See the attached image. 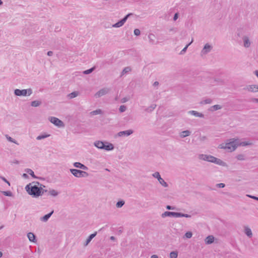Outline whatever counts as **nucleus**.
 <instances>
[{
    "label": "nucleus",
    "mask_w": 258,
    "mask_h": 258,
    "mask_svg": "<svg viewBox=\"0 0 258 258\" xmlns=\"http://www.w3.org/2000/svg\"><path fill=\"white\" fill-rule=\"evenodd\" d=\"M73 165L76 168L82 169L84 170H87L88 169V168L86 166L80 162H75L74 163Z\"/></svg>",
    "instance_id": "a211bd4d"
},
{
    "label": "nucleus",
    "mask_w": 258,
    "mask_h": 258,
    "mask_svg": "<svg viewBox=\"0 0 258 258\" xmlns=\"http://www.w3.org/2000/svg\"><path fill=\"white\" fill-rule=\"evenodd\" d=\"M212 102V100L210 98H207L206 99H204L202 100L201 102V104H211Z\"/></svg>",
    "instance_id": "72a5a7b5"
},
{
    "label": "nucleus",
    "mask_w": 258,
    "mask_h": 258,
    "mask_svg": "<svg viewBox=\"0 0 258 258\" xmlns=\"http://www.w3.org/2000/svg\"><path fill=\"white\" fill-rule=\"evenodd\" d=\"M79 95V93L78 92L75 91L69 94V97L70 98L72 99L76 97Z\"/></svg>",
    "instance_id": "e433bc0d"
},
{
    "label": "nucleus",
    "mask_w": 258,
    "mask_h": 258,
    "mask_svg": "<svg viewBox=\"0 0 258 258\" xmlns=\"http://www.w3.org/2000/svg\"><path fill=\"white\" fill-rule=\"evenodd\" d=\"M251 101L253 102L258 103V98H253Z\"/></svg>",
    "instance_id": "13d9d810"
},
{
    "label": "nucleus",
    "mask_w": 258,
    "mask_h": 258,
    "mask_svg": "<svg viewBox=\"0 0 258 258\" xmlns=\"http://www.w3.org/2000/svg\"><path fill=\"white\" fill-rule=\"evenodd\" d=\"M49 194L52 197H56L59 193L55 189H51L49 191Z\"/></svg>",
    "instance_id": "c9c22d12"
},
{
    "label": "nucleus",
    "mask_w": 258,
    "mask_h": 258,
    "mask_svg": "<svg viewBox=\"0 0 258 258\" xmlns=\"http://www.w3.org/2000/svg\"><path fill=\"white\" fill-rule=\"evenodd\" d=\"M190 134H191V132H190L188 130H186V131H182L180 133V137L181 138H185V137L190 136Z\"/></svg>",
    "instance_id": "cd10ccee"
},
{
    "label": "nucleus",
    "mask_w": 258,
    "mask_h": 258,
    "mask_svg": "<svg viewBox=\"0 0 258 258\" xmlns=\"http://www.w3.org/2000/svg\"><path fill=\"white\" fill-rule=\"evenodd\" d=\"M124 203H125L123 201H118V202H117V203L116 204V206L117 208H120L124 205Z\"/></svg>",
    "instance_id": "a19ab883"
},
{
    "label": "nucleus",
    "mask_w": 258,
    "mask_h": 258,
    "mask_svg": "<svg viewBox=\"0 0 258 258\" xmlns=\"http://www.w3.org/2000/svg\"><path fill=\"white\" fill-rule=\"evenodd\" d=\"M3 194L6 196L11 197L12 196V192L11 191H3Z\"/></svg>",
    "instance_id": "09e8293b"
},
{
    "label": "nucleus",
    "mask_w": 258,
    "mask_h": 258,
    "mask_svg": "<svg viewBox=\"0 0 258 258\" xmlns=\"http://www.w3.org/2000/svg\"><path fill=\"white\" fill-rule=\"evenodd\" d=\"M128 100V98L124 97V98H123L121 99V102L122 103H125V102H127Z\"/></svg>",
    "instance_id": "5fc2aeb1"
},
{
    "label": "nucleus",
    "mask_w": 258,
    "mask_h": 258,
    "mask_svg": "<svg viewBox=\"0 0 258 258\" xmlns=\"http://www.w3.org/2000/svg\"><path fill=\"white\" fill-rule=\"evenodd\" d=\"M158 85H159V82L157 81L155 82L153 84V86H158Z\"/></svg>",
    "instance_id": "680f3d73"
},
{
    "label": "nucleus",
    "mask_w": 258,
    "mask_h": 258,
    "mask_svg": "<svg viewBox=\"0 0 258 258\" xmlns=\"http://www.w3.org/2000/svg\"><path fill=\"white\" fill-rule=\"evenodd\" d=\"M25 171L27 173H28V174H30L31 176H32V177L33 178H35V179H36V178H38L37 177H36V176L35 175L34 172H33V170H32V169H31L27 168V169H26L25 170Z\"/></svg>",
    "instance_id": "c85d7f7f"
},
{
    "label": "nucleus",
    "mask_w": 258,
    "mask_h": 258,
    "mask_svg": "<svg viewBox=\"0 0 258 258\" xmlns=\"http://www.w3.org/2000/svg\"><path fill=\"white\" fill-rule=\"evenodd\" d=\"M222 106L220 105H214L210 107L209 110L210 111H215L222 109Z\"/></svg>",
    "instance_id": "393cba45"
},
{
    "label": "nucleus",
    "mask_w": 258,
    "mask_h": 258,
    "mask_svg": "<svg viewBox=\"0 0 258 258\" xmlns=\"http://www.w3.org/2000/svg\"><path fill=\"white\" fill-rule=\"evenodd\" d=\"M105 144V142L101 141H97L94 143V145L99 149H102L104 148V145Z\"/></svg>",
    "instance_id": "6ab92c4d"
},
{
    "label": "nucleus",
    "mask_w": 258,
    "mask_h": 258,
    "mask_svg": "<svg viewBox=\"0 0 258 258\" xmlns=\"http://www.w3.org/2000/svg\"><path fill=\"white\" fill-rule=\"evenodd\" d=\"M50 135L49 134H42L37 137L36 139L37 140H41L49 137Z\"/></svg>",
    "instance_id": "473e14b6"
},
{
    "label": "nucleus",
    "mask_w": 258,
    "mask_h": 258,
    "mask_svg": "<svg viewBox=\"0 0 258 258\" xmlns=\"http://www.w3.org/2000/svg\"><path fill=\"white\" fill-rule=\"evenodd\" d=\"M114 148V145L112 143L107 142H105V144L104 145V148H103V150L109 151L113 150Z\"/></svg>",
    "instance_id": "dca6fc26"
},
{
    "label": "nucleus",
    "mask_w": 258,
    "mask_h": 258,
    "mask_svg": "<svg viewBox=\"0 0 258 258\" xmlns=\"http://www.w3.org/2000/svg\"><path fill=\"white\" fill-rule=\"evenodd\" d=\"M6 137L7 139L8 140V141H9V142L14 143L17 145H18V143L17 142V141L15 140H14L11 137L9 136L8 135H6Z\"/></svg>",
    "instance_id": "ea45409f"
},
{
    "label": "nucleus",
    "mask_w": 258,
    "mask_h": 258,
    "mask_svg": "<svg viewBox=\"0 0 258 258\" xmlns=\"http://www.w3.org/2000/svg\"><path fill=\"white\" fill-rule=\"evenodd\" d=\"M3 4V2L2 1V0H0V6L2 5Z\"/></svg>",
    "instance_id": "774afa93"
},
{
    "label": "nucleus",
    "mask_w": 258,
    "mask_h": 258,
    "mask_svg": "<svg viewBox=\"0 0 258 258\" xmlns=\"http://www.w3.org/2000/svg\"><path fill=\"white\" fill-rule=\"evenodd\" d=\"M178 17V15L177 13L175 14L174 17H173V20L176 21Z\"/></svg>",
    "instance_id": "4d7b16f0"
},
{
    "label": "nucleus",
    "mask_w": 258,
    "mask_h": 258,
    "mask_svg": "<svg viewBox=\"0 0 258 258\" xmlns=\"http://www.w3.org/2000/svg\"><path fill=\"white\" fill-rule=\"evenodd\" d=\"M187 113L192 115H194L195 117H198L200 118H204L205 115L203 113L201 112H198L196 110H190L187 112Z\"/></svg>",
    "instance_id": "4468645a"
},
{
    "label": "nucleus",
    "mask_w": 258,
    "mask_h": 258,
    "mask_svg": "<svg viewBox=\"0 0 258 258\" xmlns=\"http://www.w3.org/2000/svg\"><path fill=\"white\" fill-rule=\"evenodd\" d=\"M236 158L238 160L243 161L245 160V157L244 155L243 154H239L236 157Z\"/></svg>",
    "instance_id": "c03bdc74"
},
{
    "label": "nucleus",
    "mask_w": 258,
    "mask_h": 258,
    "mask_svg": "<svg viewBox=\"0 0 258 258\" xmlns=\"http://www.w3.org/2000/svg\"><path fill=\"white\" fill-rule=\"evenodd\" d=\"M110 91V89L108 88H103L100 90H99L98 92H97L95 95L94 96L96 98H99L101 97L104 95H106L109 93Z\"/></svg>",
    "instance_id": "9d476101"
},
{
    "label": "nucleus",
    "mask_w": 258,
    "mask_h": 258,
    "mask_svg": "<svg viewBox=\"0 0 258 258\" xmlns=\"http://www.w3.org/2000/svg\"><path fill=\"white\" fill-rule=\"evenodd\" d=\"M126 110V107L125 105H121L119 108L120 112H123Z\"/></svg>",
    "instance_id": "49530a36"
},
{
    "label": "nucleus",
    "mask_w": 258,
    "mask_h": 258,
    "mask_svg": "<svg viewBox=\"0 0 258 258\" xmlns=\"http://www.w3.org/2000/svg\"><path fill=\"white\" fill-rule=\"evenodd\" d=\"M22 176L24 177V178H28V176L27 175V173H24L23 175H22Z\"/></svg>",
    "instance_id": "052dcab7"
},
{
    "label": "nucleus",
    "mask_w": 258,
    "mask_h": 258,
    "mask_svg": "<svg viewBox=\"0 0 258 258\" xmlns=\"http://www.w3.org/2000/svg\"><path fill=\"white\" fill-rule=\"evenodd\" d=\"M161 217L162 218H165L166 217H175V218H178V217L190 218L191 215L187 214H182L181 213L166 211L162 214Z\"/></svg>",
    "instance_id": "7ed1b4c3"
},
{
    "label": "nucleus",
    "mask_w": 258,
    "mask_h": 258,
    "mask_svg": "<svg viewBox=\"0 0 258 258\" xmlns=\"http://www.w3.org/2000/svg\"><path fill=\"white\" fill-rule=\"evenodd\" d=\"M178 256V252L176 251H172L170 253V258H177Z\"/></svg>",
    "instance_id": "58836bf2"
},
{
    "label": "nucleus",
    "mask_w": 258,
    "mask_h": 258,
    "mask_svg": "<svg viewBox=\"0 0 258 258\" xmlns=\"http://www.w3.org/2000/svg\"><path fill=\"white\" fill-rule=\"evenodd\" d=\"M214 239L213 235H209L205 238V242L207 244H210L214 242Z\"/></svg>",
    "instance_id": "412c9836"
},
{
    "label": "nucleus",
    "mask_w": 258,
    "mask_h": 258,
    "mask_svg": "<svg viewBox=\"0 0 258 258\" xmlns=\"http://www.w3.org/2000/svg\"><path fill=\"white\" fill-rule=\"evenodd\" d=\"M41 104V102L39 100H34L31 102V105L33 107H38Z\"/></svg>",
    "instance_id": "2f4dec72"
},
{
    "label": "nucleus",
    "mask_w": 258,
    "mask_h": 258,
    "mask_svg": "<svg viewBox=\"0 0 258 258\" xmlns=\"http://www.w3.org/2000/svg\"><path fill=\"white\" fill-rule=\"evenodd\" d=\"M244 233L249 238L251 237L252 236V231L250 228L248 226L244 227Z\"/></svg>",
    "instance_id": "b1692460"
},
{
    "label": "nucleus",
    "mask_w": 258,
    "mask_h": 258,
    "mask_svg": "<svg viewBox=\"0 0 258 258\" xmlns=\"http://www.w3.org/2000/svg\"><path fill=\"white\" fill-rule=\"evenodd\" d=\"M243 90L249 92H258V85L252 84L246 86Z\"/></svg>",
    "instance_id": "9b49d317"
},
{
    "label": "nucleus",
    "mask_w": 258,
    "mask_h": 258,
    "mask_svg": "<svg viewBox=\"0 0 258 258\" xmlns=\"http://www.w3.org/2000/svg\"><path fill=\"white\" fill-rule=\"evenodd\" d=\"M166 208L167 210H175V208L174 207L171 206H169V205H167V206L166 207Z\"/></svg>",
    "instance_id": "864d4df0"
},
{
    "label": "nucleus",
    "mask_w": 258,
    "mask_h": 258,
    "mask_svg": "<svg viewBox=\"0 0 258 258\" xmlns=\"http://www.w3.org/2000/svg\"><path fill=\"white\" fill-rule=\"evenodd\" d=\"M96 235L97 232H95L94 233L91 234L87 239L85 243H84V246H87Z\"/></svg>",
    "instance_id": "5701e85b"
},
{
    "label": "nucleus",
    "mask_w": 258,
    "mask_h": 258,
    "mask_svg": "<svg viewBox=\"0 0 258 258\" xmlns=\"http://www.w3.org/2000/svg\"><path fill=\"white\" fill-rule=\"evenodd\" d=\"M193 41L194 40H193V38H192L191 41V42H189L188 44H187L184 47V48L180 51V54H184L186 52L188 47L193 42Z\"/></svg>",
    "instance_id": "f704fd0d"
},
{
    "label": "nucleus",
    "mask_w": 258,
    "mask_h": 258,
    "mask_svg": "<svg viewBox=\"0 0 258 258\" xmlns=\"http://www.w3.org/2000/svg\"><path fill=\"white\" fill-rule=\"evenodd\" d=\"M217 187L218 188H223L225 186V184L223 183H218L216 185Z\"/></svg>",
    "instance_id": "8fccbe9b"
},
{
    "label": "nucleus",
    "mask_w": 258,
    "mask_h": 258,
    "mask_svg": "<svg viewBox=\"0 0 258 258\" xmlns=\"http://www.w3.org/2000/svg\"><path fill=\"white\" fill-rule=\"evenodd\" d=\"M48 120L50 122L58 127H63L64 126V124L63 121L57 117L50 116L48 118Z\"/></svg>",
    "instance_id": "0eeeda50"
},
{
    "label": "nucleus",
    "mask_w": 258,
    "mask_h": 258,
    "mask_svg": "<svg viewBox=\"0 0 258 258\" xmlns=\"http://www.w3.org/2000/svg\"><path fill=\"white\" fill-rule=\"evenodd\" d=\"M134 34L136 36H139L140 35L141 32L139 29H135L134 31Z\"/></svg>",
    "instance_id": "de8ad7c7"
},
{
    "label": "nucleus",
    "mask_w": 258,
    "mask_h": 258,
    "mask_svg": "<svg viewBox=\"0 0 258 258\" xmlns=\"http://www.w3.org/2000/svg\"><path fill=\"white\" fill-rule=\"evenodd\" d=\"M151 258H158V257L157 255L154 254L151 256Z\"/></svg>",
    "instance_id": "0e129e2a"
},
{
    "label": "nucleus",
    "mask_w": 258,
    "mask_h": 258,
    "mask_svg": "<svg viewBox=\"0 0 258 258\" xmlns=\"http://www.w3.org/2000/svg\"><path fill=\"white\" fill-rule=\"evenodd\" d=\"M247 196L251 199H253L258 201V197L253 196H250V195H247Z\"/></svg>",
    "instance_id": "6e6d98bb"
},
{
    "label": "nucleus",
    "mask_w": 258,
    "mask_h": 258,
    "mask_svg": "<svg viewBox=\"0 0 258 258\" xmlns=\"http://www.w3.org/2000/svg\"><path fill=\"white\" fill-rule=\"evenodd\" d=\"M53 213V211H52L50 213L44 215L43 217H41L40 218V220L41 221L44 222H47Z\"/></svg>",
    "instance_id": "aec40b11"
},
{
    "label": "nucleus",
    "mask_w": 258,
    "mask_h": 258,
    "mask_svg": "<svg viewBox=\"0 0 258 258\" xmlns=\"http://www.w3.org/2000/svg\"><path fill=\"white\" fill-rule=\"evenodd\" d=\"M94 69H95V68L93 67L90 69H88V70H87L84 71L83 73L86 75L89 74L91 73L94 70Z\"/></svg>",
    "instance_id": "79ce46f5"
},
{
    "label": "nucleus",
    "mask_w": 258,
    "mask_h": 258,
    "mask_svg": "<svg viewBox=\"0 0 258 258\" xmlns=\"http://www.w3.org/2000/svg\"><path fill=\"white\" fill-rule=\"evenodd\" d=\"M131 71V68L129 67H125L123 69L121 72V75H124V74L130 72Z\"/></svg>",
    "instance_id": "4c0bfd02"
},
{
    "label": "nucleus",
    "mask_w": 258,
    "mask_h": 258,
    "mask_svg": "<svg viewBox=\"0 0 258 258\" xmlns=\"http://www.w3.org/2000/svg\"><path fill=\"white\" fill-rule=\"evenodd\" d=\"M192 233L190 231H188V232H186L184 235V236L186 238H190L192 237Z\"/></svg>",
    "instance_id": "a18cd8bd"
},
{
    "label": "nucleus",
    "mask_w": 258,
    "mask_h": 258,
    "mask_svg": "<svg viewBox=\"0 0 258 258\" xmlns=\"http://www.w3.org/2000/svg\"><path fill=\"white\" fill-rule=\"evenodd\" d=\"M243 41V46L245 48H248L250 46V41L248 36H244L242 38Z\"/></svg>",
    "instance_id": "f3484780"
},
{
    "label": "nucleus",
    "mask_w": 258,
    "mask_h": 258,
    "mask_svg": "<svg viewBox=\"0 0 258 258\" xmlns=\"http://www.w3.org/2000/svg\"><path fill=\"white\" fill-rule=\"evenodd\" d=\"M132 14H128L127 15H126L122 19L118 21V22L116 23L115 24H113L112 25V27L114 28H119L121 27L124 25V24L126 21L127 18L130 17V16L132 15Z\"/></svg>",
    "instance_id": "f8f14e48"
},
{
    "label": "nucleus",
    "mask_w": 258,
    "mask_h": 258,
    "mask_svg": "<svg viewBox=\"0 0 258 258\" xmlns=\"http://www.w3.org/2000/svg\"><path fill=\"white\" fill-rule=\"evenodd\" d=\"M208 161L209 162L214 163L217 165L222 166H227V164L226 162L223 161L220 159L215 157L212 155H209Z\"/></svg>",
    "instance_id": "423d86ee"
},
{
    "label": "nucleus",
    "mask_w": 258,
    "mask_h": 258,
    "mask_svg": "<svg viewBox=\"0 0 258 258\" xmlns=\"http://www.w3.org/2000/svg\"><path fill=\"white\" fill-rule=\"evenodd\" d=\"M3 256V253L2 251H0V257H1Z\"/></svg>",
    "instance_id": "338daca9"
},
{
    "label": "nucleus",
    "mask_w": 258,
    "mask_h": 258,
    "mask_svg": "<svg viewBox=\"0 0 258 258\" xmlns=\"http://www.w3.org/2000/svg\"><path fill=\"white\" fill-rule=\"evenodd\" d=\"M237 143L236 139H231L227 142L220 144L218 148L225 149L228 152H232L237 148Z\"/></svg>",
    "instance_id": "f03ea898"
},
{
    "label": "nucleus",
    "mask_w": 258,
    "mask_h": 258,
    "mask_svg": "<svg viewBox=\"0 0 258 258\" xmlns=\"http://www.w3.org/2000/svg\"><path fill=\"white\" fill-rule=\"evenodd\" d=\"M29 183L25 187V189L27 192L33 198H38L40 196L44 194V192H46L47 190L44 189L42 186V185L40 184L38 182L35 183ZM43 187L44 186L43 185Z\"/></svg>",
    "instance_id": "f257e3e1"
},
{
    "label": "nucleus",
    "mask_w": 258,
    "mask_h": 258,
    "mask_svg": "<svg viewBox=\"0 0 258 258\" xmlns=\"http://www.w3.org/2000/svg\"><path fill=\"white\" fill-rule=\"evenodd\" d=\"M70 172L76 177H85L88 176V173L84 171L76 169H70Z\"/></svg>",
    "instance_id": "39448f33"
},
{
    "label": "nucleus",
    "mask_w": 258,
    "mask_h": 258,
    "mask_svg": "<svg viewBox=\"0 0 258 258\" xmlns=\"http://www.w3.org/2000/svg\"><path fill=\"white\" fill-rule=\"evenodd\" d=\"M53 54V52L51 51H49L47 52V55L48 56H52Z\"/></svg>",
    "instance_id": "bf43d9fd"
},
{
    "label": "nucleus",
    "mask_w": 258,
    "mask_h": 258,
    "mask_svg": "<svg viewBox=\"0 0 258 258\" xmlns=\"http://www.w3.org/2000/svg\"><path fill=\"white\" fill-rule=\"evenodd\" d=\"M152 176L155 178H157L158 179V180L159 181V183L163 186V187H166L168 186V184L166 182H165L164 181V180L161 178V176H160V174L159 173V172H155V173H153L152 174Z\"/></svg>",
    "instance_id": "1a4fd4ad"
},
{
    "label": "nucleus",
    "mask_w": 258,
    "mask_h": 258,
    "mask_svg": "<svg viewBox=\"0 0 258 258\" xmlns=\"http://www.w3.org/2000/svg\"><path fill=\"white\" fill-rule=\"evenodd\" d=\"M0 178L2 179L5 182H6L7 183H8L9 185H10V182L4 177L0 176Z\"/></svg>",
    "instance_id": "603ef678"
},
{
    "label": "nucleus",
    "mask_w": 258,
    "mask_h": 258,
    "mask_svg": "<svg viewBox=\"0 0 258 258\" xmlns=\"http://www.w3.org/2000/svg\"><path fill=\"white\" fill-rule=\"evenodd\" d=\"M27 237L29 241L35 243L36 242L35 235L32 232L27 234Z\"/></svg>",
    "instance_id": "4be33fe9"
},
{
    "label": "nucleus",
    "mask_w": 258,
    "mask_h": 258,
    "mask_svg": "<svg viewBox=\"0 0 258 258\" xmlns=\"http://www.w3.org/2000/svg\"><path fill=\"white\" fill-rule=\"evenodd\" d=\"M156 107V105L155 104H153L151 105L150 106H149L148 108H147L145 110L146 111L148 112H151L152 111H153L155 108Z\"/></svg>",
    "instance_id": "7c9ffc66"
},
{
    "label": "nucleus",
    "mask_w": 258,
    "mask_h": 258,
    "mask_svg": "<svg viewBox=\"0 0 258 258\" xmlns=\"http://www.w3.org/2000/svg\"><path fill=\"white\" fill-rule=\"evenodd\" d=\"M237 141V147L238 146H245L248 145H251L252 144L251 143L249 142H241L238 139H236Z\"/></svg>",
    "instance_id": "bb28decb"
},
{
    "label": "nucleus",
    "mask_w": 258,
    "mask_h": 258,
    "mask_svg": "<svg viewBox=\"0 0 258 258\" xmlns=\"http://www.w3.org/2000/svg\"><path fill=\"white\" fill-rule=\"evenodd\" d=\"M155 37V36L154 34H150L149 35H148V38L149 39V41H150V42L151 43H154V39L153 38Z\"/></svg>",
    "instance_id": "37998d69"
},
{
    "label": "nucleus",
    "mask_w": 258,
    "mask_h": 258,
    "mask_svg": "<svg viewBox=\"0 0 258 258\" xmlns=\"http://www.w3.org/2000/svg\"><path fill=\"white\" fill-rule=\"evenodd\" d=\"M103 113V111L100 109H98L92 111L90 112V114L92 115H95L97 114H102Z\"/></svg>",
    "instance_id": "c756f323"
},
{
    "label": "nucleus",
    "mask_w": 258,
    "mask_h": 258,
    "mask_svg": "<svg viewBox=\"0 0 258 258\" xmlns=\"http://www.w3.org/2000/svg\"><path fill=\"white\" fill-rule=\"evenodd\" d=\"M133 133V131L132 130H126L124 131L119 132L116 135V137H128Z\"/></svg>",
    "instance_id": "ddd939ff"
},
{
    "label": "nucleus",
    "mask_w": 258,
    "mask_h": 258,
    "mask_svg": "<svg viewBox=\"0 0 258 258\" xmlns=\"http://www.w3.org/2000/svg\"><path fill=\"white\" fill-rule=\"evenodd\" d=\"M199 140L200 141H202V142H204L205 141V140H207V137L206 136H201L199 138Z\"/></svg>",
    "instance_id": "3c124183"
},
{
    "label": "nucleus",
    "mask_w": 258,
    "mask_h": 258,
    "mask_svg": "<svg viewBox=\"0 0 258 258\" xmlns=\"http://www.w3.org/2000/svg\"><path fill=\"white\" fill-rule=\"evenodd\" d=\"M32 90L31 88L20 90L16 89L14 91V94L18 96H29L32 94Z\"/></svg>",
    "instance_id": "20e7f679"
},
{
    "label": "nucleus",
    "mask_w": 258,
    "mask_h": 258,
    "mask_svg": "<svg viewBox=\"0 0 258 258\" xmlns=\"http://www.w3.org/2000/svg\"><path fill=\"white\" fill-rule=\"evenodd\" d=\"M213 48V47L212 44H210L209 43H206L201 51V55L202 56L206 55L207 54L210 52L212 50Z\"/></svg>",
    "instance_id": "6e6552de"
},
{
    "label": "nucleus",
    "mask_w": 258,
    "mask_h": 258,
    "mask_svg": "<svg viewBox=\"0 0 258 258\" xmlns=\"http://www.w3.org/2000/svg\"><path fill=\"white\" fill-rule=\"evenodd\" d=\"M209 155L201 154L198 155V158L200 160L208 161Z\"/></svg>",
    "instance_id": "a878e982"
},
{
    "label": "nucleus",
    "mask_w": 258,
    "mask_h": 258,
    "mask_svg": "<svg viewBox=\"0 0 258 258\" xmlns=\"http://www.w3.org/2000/svg\"><path fill=\"white\" fill-rule=\"evenodd\" d=\"M13 163L18 164L19 163V161L15 160V161H13Z\"/></svg>",
    "instance_id": "69168bd1"
},
{
    "label": "nucleus",
    "mask_w": 258,
    "mask_h": 258,
    "mask_svg": "<svg viewBox=\"0 0 258 258\" xmlns=\"http://www.w3.org/2000/svg\"><path fill=\"white\" fill-rule=\"evenodd\" d=\"M110 240L114 241L115 240V237L114 236H112L110 237Z\"/></svg>",
    "instance_id": "e2e57ef3"
},
{
    "label": "nucleus",
    "mask_w": 258,
    "mask_h": 258,
    "mask_svg": "<svg viewBox=\"0 0 258 258\" xmlns=\"http://www.w3.org/2000/svg\"><path fill=\"white\" fill-rule=\"evenodd\" d=\"M224 83V81L220 78H214L211 81L213 85H222Z\"/></svg>",
    "instance_id": "2eb2a0df"
}]
</instances>
